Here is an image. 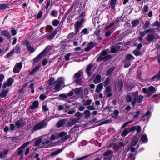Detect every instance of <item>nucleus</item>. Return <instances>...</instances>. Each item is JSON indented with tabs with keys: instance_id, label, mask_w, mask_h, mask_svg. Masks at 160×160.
<instances>
[{
	"instance_id": "obj_19",
	"label": "nucleus",
	"mask_w": 160,
	"mask_h": 160,
	"mask_svg": "<svg viewBox=\"0 0 160 160\" xmlns=\"http://www.w3.org/2000/svg\"><path fill=\"white\" fill-rule=\"evenodd\" d=\"M75 93L76 95H82L83 93L82 87L76 88L73 90Z\"/></svg>"
},
{
	"instance_id": "obj_46",
	"label": "nucleus",
	"mask_w": 160,
	"mask_h": 160,
	"mask_svg": "<svg viewBox=\"0 0 160 160\" xmlns=\"http://www.w3.org/2000/svg\"><path fill=\"white\" fill-rule=\"evenodd\" d=\"M134 113L135 114L133 116L134 119L138 118L139 115L141 114V111L138 110H137V111Z\"/></svg>"
},
{
	"instance_id": "obj_32",
	"label": "nucleus",
	"mask_w": 160,
	"mask_h": 160,
	"mask_svg": "<svg viewBox=\"0 0 160 160\" xmlns=\"http://www.w3.org/2000/svg\"><path fill=\"white\" fill-rule=\"evenodd\" d=\"M58 32L57 31L55 30L53 32L48 35L47 37V38L48 40L52 39L56 35Z\"/></svg>"
},
{
	"instance_id": "obj_33",
	"label": "nucleus",
	"mask_w": 160,
	"mask_h": 160,
	"mask_svg": "<svg viewBox=\"0 0 160 160\" xmlns=\"http://www.w3.org/2000/svg\"><path fill=\"white\" fill-rule=\"evenodd\" d=\"M112 153L113 152L111 150H108L103 153V156L104 157L111 156Z\"/></svg>"
},
{
	"instance_id": "obj_37",
	"label": "nucleus",
	"mask_w": 160,
	"mask_h": 160,
	"mask_svg": "<svg viewBox=\"0 0 160 160\" xmlns=\"http://www.w3.org/2000/svg\"><path fill=\"white\" fill-rule=\"evenodd\" d=\"M15 52L14 49L11 50L5 55L4 57L5 58H8L10 57L13 56V53Z\"/></svg>"
},
{
	"instance_id": "obj_34",
	"label": "nucleus",
	"mask_w": 160,
	"mask_h": 160,
	"mask_svg": "<svg viewBox=\"0 0 160 160\" xmlns=\"http://www.w3.org/2000/svg\"><path fill=\"white\" fill-rule=\"evenodd\" d=\"M21 49L20 46L18 44L16 46L14 50L17 54H19L20 53Z\"/></svg>"
},
{
	"instance_id": "obj_16",
	"label": "nucleus",
	"mask_w": 160,
	"mask_h": 160,
	"mask_svg": "<svg viewBox=\"0 0 160 160\" xmlns=\"http://www.w3.org/2000/svg\"><path fill=\"white\" fill-rule=\"evenodd\" d=\"M139 138L136 136L133 137L132 139V146H135L137 143Z\"/></svg>"
},
{
	"instance_id": "obj_13",
	"label": "nucleus",
	"mask_w": 160,
	"mask_h": 160,
	"mask_svg": "<svg viewBox=\"0 0 160 160\" xmlns=\"http://www.w3.org/2000/svg\"><path fill=\"white\" fill-rule=\"evenodd\" d=\"M120 47L118 45H113L110 48L111 52L114 53L118 52L120 50Z\"/></svg>"
},
{
	"instance_id": "obj_42",
	"label": "nucleus",
	"mask_w": 160,
	"mask_h": 160,
	"mask_svg": "<svg viewBox=\"0 0 160 160\" xmlns=\"http://www.w3.org/2000/svg\"><path fill=\"white\" fill-rule=\"evenodd\" d=\"M83 113L86 119H88L89 118L90 115V112L89 111L86 110L84 111Z\"/></svg>"
},
{
	"instance_id": "obj_64",
	"label": "nucleus",
	"mask_w": 160,
	"mask_h": 160,
	"mask_svg": "<svg viewBox=\"0 0 160 160\" xmlns=\"http://www.w3.org/2000/svg\"><path fill=\"white\" fill-rule=\"evenodd\" d=\"M42 15V11H40L38 14L36 18L37 19H39L41 18Z\"/></svg>"
},
{
	"instance_id": "obj_20",
	"label": "nucleus",
	"mask_w": 160,
	"mask_h": 160,
	"mask_svg": "<svg viewBox=\"0 0 160 160\" xmlns=\"http://www.w3.org/2000/svg\"><path fill=\"white\" fill-rule=\"evenodd\" d=\"M83 72L82 70H79L78 72L76 73L73 76L75 79H78L80 78L83 74Z\"/></svg>"
},
{
	"instance_id": "obj_26",
	"label": "nucleus",
	"mask_w": 160,
	"mask_h": 160,
	"mask_svg": "<svg viewBox=\"0 0 160 160\" xmlns=\"http://www.w3.org/2000/svg\"><path fill=\"white\" fill-rule=\"evenodd\" d=\"M82 116L83 114L82 113L78 112L75 115V116L77 118H73V119H76V122H77L78 120L81 119V117Z\"/></svg>"
},
{
	"instance_id": "obj_6",
	"label": "nucleus",
	"mask_w": 160,
	"mask_h": 160,
	"mask_svg": "<svg viewBox=\"0 0 160 160\" xmlns=\"http://www.w3.org/2000/svg\"><path fill=\"white\" fill-rule=\"evenodd\" d=\"M34 139L31 141H29L26 142L23 144L21 146L19 147L18 148V151L17 154L18 155H21V154H22L23 152V150H21V149H24V148L26 147L29 144L32 143V141Z\"/></svg>"
},
{
	"instance_id": "obj_2",
	"label": "nucleus",
	"mask_w": 160,
	"mask_h": 160,
	"mask_svg": "<svg viewBox=\"0 0 160 160\" xmlns=\"http://www.w3.org/2000/svg\"><path fill=\"white\" fill-rule=\"evenodd\" d=\"M47 125V123L45 122L44 120L39 122L34 126L32 131L33 132L42 129L46 127Z\"/></svg>"
},
{
	"instance_id": "obj_24",
	"label": "nucleus",
	"mask_w": 160,
	"mask_h": 160,
	"mask_svg": "<svg viewBox=\"0 0 160 160\" xmlns=\"http://www.w3.org/2000/svg\"><path fill=\"white\" fill-rule=\"evenodd\" d=\"M44 55L42 52L33 59V62L36 63Z\"/></svg>"
},
{
	"instance_id": "obj_57",
	"label": "nucleus",
	"mask_w": 160,
	"mask_h": 160,
	"mask_svg": "<svg viewBox=\"0 0 160 160\" xmlns=\"http://www.w3.org/2000/svg\"><path fill=\"white\" fill-rule=\"evenodd\" d=\"M112 122V120L110 119L106 120L104 121L101 122L100 124H98V126H100L102 125L103 124L106 123H110Z\"/></svg>"
},
{
	"instance_id": "obj_11",
	"label": "nucleus",
	"mask_w": 160,
	"mask_h": 160,
	"mask_svg": "<svg viewBox=\"0 0 160 160\" xmlns=\"http://www.w3.org/2000/svg\"><path fill=\"white\" fill-rule=\"evenodd\" d=\"M68 121L67 118L62 119L59 121L57 123V126L58 127L60 128L64 125L67 121Z\"/></svg>"
},
{
	"instance_id": "obj_52",
	"label": "nucleus",
	"mask_w": 160,
	"mask_h": 160,
	"mask_svg": "<svg viewBox=\"0 0 160 160\" xmlns=\"http://www.w3.org/2000/svg\"><path fill=\"white\" fill-rule=\"evenodd\" d=\"M139 21L138 20L136 19L133 20L132 22V24L133 27H135L137 26L139 23Z\"/></svg>"
},
{
	"instance_id": "obj_7",
	"label": "nucleus",
	"mask_w": 160,
	"mask_h": 160,
	"mask_svg": "<svg viewBox=\"0 0 160 160\" xmlns=\"http://www.w3.org/2000/svg\"><path fill=\"white\" fill-rule=\"evenodd\" d=\"M22 43L23 45H25L27 46V49L29 51L32 52L35 51L34 48L31 47L30 43L28 40H23L22 41Z\"/></svg>"
},
{
	"instance_id": "obj_58",
	"label": "nucleus",
	"mask_w": 160,
	"mask_h": 160,
	"mask_svg": "<svg viewBox=\"0 0 160 160\" xmlns=\"http://www.w3.org/2000/svg\"><path fill=\"white\" fill-rule=\"evenodd\" d=\"M120 148V147L119 146V145H117L116 144H115L114 145L113 148L114 150L116 152H117L118 151H119V148Z\"/></svg>"
},
{
	"instance_id": "obj_25",
	"label": "nucleus",
	"mask_w": 160,
	"mask_h": 160,
	"mask_svg": "<svg viewBox=\"0 0 160 160\" xmlns=\"http://www.w3.org/2000/svg\"><path fill=\"white\" fill-rule=\"evenodd\" d=\"M39 104V102L38 101L35 100L34 101L32 104V105L30 106V108L31 109H34L38 108Z\"/></svg>"
},
{
	"instance_id": "obj_40",
	"label": "nucleus",
	"mask_w": 160,
	"mask_h": 160,
	"mask_svg": "<svg viewBox=\"0 0 160 160\" xmlns=\"http://www.w3.org/2000/svg\"><path fill=\"white\" fill-rule=\"evenodd\" d=\"M89 33V30L87 28H85L82 29L81 32V36H82L83 35L88 34Z\"/></svg>"
},
{
	"instance_id": "obj_39",
	"label": "nucleus",
	"mask_w": 160,
	"mask_h": 160,
	"mask_svg": "<svg viewBox=\"0 0 160 160\" xmlns=\"http://www.w3.org/2000/svg\"><path fill=\"white\" fill-rule=\"evenodd\" d=\"M143 28L144 29H146L149 27V25L150 24V21L149 20H147L145 22L144 24L143 23Z\"/></svg>"
},
{
	"instance_id": "obj_48",
	"label": "nucleus",
	"mask_w": 160,
	"mask_h": 160,
	"mask_svg": "<svg viewBox=\"0 0 160 160\" xmlns=\"http://www.w3.org/2000/svg\"><path fill=\"white\" fill-rule=\"evenodd\" d=\"M8 6L5 3L0 4V10L1 9H5L6 8H8Z\"/></svg>"
},
{
	"instance_id": "obj_30",
	"label": "nucleus",
	"mask_w": 160,
	"mask_h": 160,
	"mask_svg": "<svg viewBox=\"0 0 160 160\" xmlns=\"http://www.w3.org/2000/svg\"><path fill=\"white\" fill-rule=\"evenodd\" d=\"M103 88V84L101 83L98 85L95 90V92L97 93H99Z\"/></svg>"
},
{
	"instance_id": "obj_61",
	"label": "nucleus",
	"mask_w": 160,
	"mask_h": 160,
	"mask_svg": "<svg viewBox=\"0 0 160 160\" xmlns=\"http://www.w3.org/2000/svg\"><path fill=\"white\" fill-rule=\"evenodd\" d=\"M79 126L76 125L74 126L72 129H70L69 131V132H76L77 131V129H75V128H78Z\"/></svg>"
},
{
	"instance_id": "obj_55",
	"label": "nucleus",
	"mask_w": 160,
	"mask_h": 160,
	"mask_svg": "<svg viewBox=\"0 0 160 160\" xmlns=\"http://www.w3.org/2000/svg\"><path fill=\"white\" fill-rule=\"evenodd\" d=\"M59 22L57 19H54L52 21V25L54 26H57L59 24Z\"/></svg>"
},
{
	"instance_id": "obj_44",
	"label": "nucleus",
	"mask_w": 160,
	"mask_h": 160,
	"mask_svg": "<svg viewBox=\"0 0 160 160\" xmlns=\"http://www.w3.org/2000/svg\"><path fill=\"white\" fill-rule=\"evenodd\" d=\"M141 140L143 142H146L148 141V137L146 134H144L142 136Z\"/></svg>"
},
{
	"instance_id": "obj_54",
	"label": "nucleus",
	"mask_w": 160,
	"mask_h": 160,
	"mask_svg": "<svg viewBox=\"0 0 160 160\" xmlns=\"http://www.w3.org/2000/svg\"><path fill=\"white\" fill-rule=\"evenodd\" d=\"M54 78L53 77H51L48 81V84L49 85H52L54 83Z\"/></svg>"
},
{
	"instance_id": "obj_31",
	"label": "nucleus",
	"mask_w": 160,
	"mask_h": 160,
	"mask_svg": "<svg viewBox=\"0 0 160 160\" xmlns=\"http://www.w3.org/2000/svg\"><path fill=\"white\" fill-rule=\"evenodd\" d=\"M84 19L82 18L80 21H78L76 22L75 27H78L81 28V26L83 23Z\"/></svg>"
},
{
	"instance_id": "obj_15",
	"label": "nucleus",
	"mask_w": 160,
	"mask_h": 160,
	"mask_svg": "<svg viewBox=\"0 0 160 160\" xmlns=\"http://www.w3.org/2000/svg\"><path fill=\"white\" fill-rule=\"evenodd\" d=\"M54 47L53 46L48 45L47 46L46 48L42 52L43 54L44 55L48 53L50 51L53 50Z\"/></svg>"
},
{
	"instance_id": "obj_35",
	"label": "nucleus",
	"mask_w": 160,
	"mask_h": 160,
	"mask_svg": "<svg viewBox=\"0 0 160 160\" xmlns=\"http://www.w3.org/2000/svg\"><path fill=\"white\" fill-rule=\"evenodd\" d=\"M155 39V36L152 34L148 35L147 36V40L149 42H151Z\"/></svg>"
},
{
	"instance_id": "obj_41",
	"label": "nucleus",
	"mask_w": 160,
	"mask_h": 160,
	"mask_svg": "<svg viewBox=\"0 0 160 160\" xmlns=\"http://www.w3.org/2000/svg\"><path fill=\"white\" fill-rule=\"evenodd\" d=\"M119 113V111L118 110H114L113 113L112 114L111 116L114 118H117L118 117V115Z\"/></svg>"
},
{
	"instance_id": "obj_56",
	"label": "nucleus",
	"mask_w": 160,
	"mask_h": 160,
	"mask_svg": "<svg viewBox=\"0 0 160 160\" xmlns=\"http://www.w3.org/2000/svg\"><path fill=\"white\" fill-rule=\"evenodd\" d=\"M13 80L12 78H9L7 80V83L8 85V86H11L12 84Z\"/></svg>"
},
{
	"instance_id": "obj_29",
	"label": "nucleus",
	"mask_w": 160,
	"mask_h": 160,
	"mask_svg": "<svg viewBox=\"0 0 160 160\" xmlns=\"http://www.w3.org/2000/svg\"><path fill=\"white\" fill-rule=\"evenodd\" d=\"M124 67L125 68H128L131 65V62L123 59Z\"/></svg>"
},
{
	"instance_id": "obj_12",
	"label": "nucleus",
	"mask_w": 160,
	"mask_h": 160,
	"mask_svg": "<svg viewBox=\"0 0 160 160\" xmlns=\"http://www.w3.org/2000/svg\"><path fill=\"white\" fill-rule=\"evenodd\" d=\"M123 86V82L122 79H121L118 82L117 87L118 88V91L120 92L122 91Z\"/></svg>"
},
{
	"instance_id": "obj_36",
	"label": "nucleus",
	"mask_w": 160,
	"mask_h": 160,
	"mask_svg": "<svg viewBox=\"0 0 160 160\" xmlns=\"http://www.w3.org/2000/svg\"><path fill=\"white\" fill-rule=\"evenodd\" d=\"M62 83V81H58L57 83L56 84V85H55V88H54V89L56 90H58L61 87V84Z\"/></svg>"
},
{
	"instance_id": "obj_14",
	"label": "nucleus",
	"mask_w": 160,
	"mask_h": 160,
	"mask_svg": "<svg viewBox=\"0 0 160 160\" xmlns=\"http://www.w3.org/2000/svg\"><path fill=\"white\" fill-rule=\"evenodd\" d=\"M105 92L106 93L108 94L107 95V98H110L112 96V94L111 92V86H108L105 88Z\"/></svg>"
},
{
	"instance_id": "obj_22",
	"label": "nucleus",
	"mask_w": 160,
	"mask_h": 160,
	"mask_svg": "<svg viewBox=\"0 0 160 160\" xmlns=\"http://www.w3.org/2000/svg\"><path fill=\"white\" fill-rule=\"evenodd\" d=\"M101 75L99 74H97L96 76L95 79L93 80V82L95 84L99 83L101 82Z\"/></svg>"
},
{
	"instance_id": "obj_43",
	"label": "nucleus",
	"mask_w": 160,
	"mask_h": 160,
	"mask_svg": "<svg viewBox=\"0 0 160 160\" xmlns=\"http://www.w3.org/2000/svg\"><path fill=\"white\" fill-rule=\"evenodd\" d=\"M133 54L136 56H142V54L140 52L139 50L135 49L133 51Z\"/></svg>"
},
{
	"instance_id": "obj_5",
	"label": "nucleus",
	"mask_w": 160,
	"mask_h": 160,
	"mask_svg": "<svg viewBox=\"0 0 160 160\" xmlns=\"http://www.w3.org/2000/svg\"><path fill=\"white\" fill-rule=\"evenodd\" d=\"M26 124V121L23 118H20L19 120L17 121L15 125L17 129L23 127Z\"/></svg>"
},
{
	"instance_id": "obj_21",
	"label": "nucleus",
	"mask_w": 160,
	"mask_h": 160,
	"mask_svg": "<svg viewBox=\"0 0 160 160\" xmlns=\"http://www.w3.org/2000/svg\"><path fill=\"white\" fill-rule=\"evenodd\" d=\"M1 34L6 37L8 39H9L11 38V36L9 32L6 30H3L1 32Z\"/></svg>"
},
{
	"instance_id": "obj_50",
	"label": "nucleus",
	"mask_w": 160,
	"mask_h": 160,
	"mask_svg": "<svg viewBox=\"0 0 160 160\" xmlns=\"http://www.w3.org/2000/svg\"><path fill=\"white\" fill-rule=\"evenodd\" d=\"M62 151L61 149H58L57 150L55 151L52 152L51 154V156H54L58 154L59 153Z\"/></svg>"
},
{
	"instance_id": "obj_1",
	"label": "nucleus",
	"mask_w": 160,
	"mask_h": 160,
	"mask_svg": "<svg viewBox=\"0 0 160 160\" xmlns=\"http://www.w3.org/2000/svg\"><path fill=\"white\" fill-rule=\"evenodd\" d=\"M108 52L107 49L102 50L97 59V61H107L112 58L110 54H107Z\"/></svg>"
},
{
	"instance_id": "obj_10",
	"label": "nucleus",
	"mask_w": 160,
	"mask_h": 160,
	"mask_svg": "<svg viewBox=\"0 0 160 160\" xmlns=\"http://www.w3.org/2000/svg\"><path fill=\"white\" fill-rule=\"evenodd\" d=\"M93 65L92 64H90L88 65L86 69L85 72L86 73L88 74V77H90L92 73L91 72V70L92 68L93 67Z\"/></svg>"
},
{
	"instance_id": "obj_27",
	"label": "nucleus",
	"mask_w": 160,
	"mask_h": 160,
	"mask_svg": "<svg viewBox=\"0 0 160 160\" xmlns=\"http://www.w3.org/2000/svg\"><path fill=\"white\" fill-rule=\"evenodd\" d=\"M76 120V119H73V118L71 119V121L69 122H68L66 124V126L68 127L73 125L77 122Z\"/></svg>"
},
{
	"instance_id": "obj_47",
	"label": "nucleus",
	"mask_w": 160,
	"mask_h": 160,
	"mask_svg": "<svg viewBox=\"0 0 160 160\" xmlns=\"http://www.w3.org/2000/svg\"><path fill=\"white\" fill-rule=\"evenodd\" d=\"M42 139L41 138H40L37 139L34 142V146L36 147L38 146L39 144L41 143Z\"/></svg>"
},
{
	"instance_id": "obj_18",
	"label": "nucleus",
	"mask_w": 160,
	"mask_h": 160,
	"mask_svg": "<svg viewBox=\"0 0 160 160\" xmlns=\"http://www.w3.org/2000/svg\"><path fill=\"white\" fill-rule=\"evenodd\" d=\"M8 152V149H5L3 151L0 152V159H4L5 158Z\"/></svg>"
},
{
	"instance_id": "obj_28",
	"label": "nucleus",
	"mask_w": 160,
	"mask_h": 160,
	"mask_svg": "<svg viewBox=\"0 0 160 160\" xmlns=\"http://www.w3.org/2000/svg\"><path fill=\"white\" fill-rule=\"evenodd\" d=\"M135 58L131 54H127L125 57V59L131 61L134 59Z\"/></svg>"
},
{
	"instance_id": "obj_63",
	"label": "nucleus",
	"mask_w": 160,
	"mask_h": 160,
	"mask_svg": "<svg viewBox=\"0 0 160 160\" xmlns=\"http://www.w3.org/2000/svg\"><path fill=\"white\" fill-rule=\"evenodd\" d=\"M20 69L17 67L15 66L13 69V72L15 73H17L19 72Z\"/></svg>"
},
{
	"instance_id": "obj_23",
	"label": "nucleus",
	"mask_w": 160,
	"mask_h": 160,
	"mask_svg": "<svg viewBox=\"0 0 160 160\" xmlns=\"http://www.w3.org/2000/svg\"><path fill=\"white\" fill-rule=\"evenodd\" d=\"M151 80L152 81H154L155 80H156L157 81L160 80V70L156 75L152 77Z\"/></svg>"
},
{
	"instance_id": "obj_8",
	"label": "nucleus",
	"mask_w": 160,
	"mask_h": 160,
	"mask_svg": "<svg viewBox=\"0 0 160 160\" xmlns=\"http://www.w3.org/2000/svg\"><path fill=\"white\" fill-rule=\"evenodd\" d=\"M156 90L155 88L152 86H151L148 88V93L147 96L148 97H150L155 92Z\"/></svg>"
},
{
	"instance_id": "obj_4",
	"label": "nucleus",
	"mask_w": 160,
	"mask_h": 160,
	"mask_svg": "<svg viewBox=\"0 0 160 160\" xmlns=\"http://www.w3.org/2000/svg\"><path fill=\"white\" fill-rule=\"evenodd\" d=\"M138 91H136L134 92H131L130 93L132 94L134 98H136V100L137 101V103H139L141 102L144 98L143 95H138Z\"/></svg>"
},
{
	"instance_id": "obj_49",
	"label": "nucleus",
	"mask_w": 160,
	"mask_h": 160,
	"mask_svg": "<svg viewBox=\"0 0 160 160\" xmlns=\"http://www.w3.org/2000/svg\"><path fill=\"white\" fill-rule=\"evenodd\" d=\"M125 98L126 102H131L132 100V97L129 95H127L125 96Z\"/></svg>"
},
{
	"instance_id": "obj_38",
	"label": "nucleus",
	"mask_w": 160,
	"mask_h": 160,
	"mask_svg": "<svg viewBox=\"0 0 160 160\" xmlns=\"http://www.w3.org/2000/svg\"><path fill=\"white\" fill-rule=\"evenodd\" d=\"M129 132H130L128 128H125L121 134V136L123 137H125L126 136Z\"/></svg>"
},
{
	"instance_id": "obj_51",
	"label": "nucleus",
	"mask_w": 160,
	"mask_h": 160,
	"mask_svg": "<svg viewBox=\"0 0 160 160\" xmlns=\"http://www.w3.org/2000/svg\"><path fill=\"white\" fill-rule=\"evenodd\" d=\"M110 82V79L109 77L106 78L105 81L103 82V86L104 87L107 86L109 83Z\"/></svg>"
},
{
	"instance_id": "obj_17",
	"label": "nucleus",
	"mask_w": 160,
	"mask_h": 160,
	"mask_svg": "<svg viewBox=\"0 0 160 160\" xmlns=\"http://www.w3.org/2000/svg\"><path fill=\"white\" fill-rule=\"evenodd\" d=\"M9 91L8 89L2 90L0 93V98H5L7 95Z\"/></svg>"
},
{
	"instance_id": "obj_60",
	"label": "nucleus",
	"mask_w": 160,
	"mask_h": 160,
	"mask_svg": "<svg viewBox=\"0 0 160 160\" xmlns=\"http://www.w3.org/2000/svg\"><path fill=\"white\" fill-rule=\"evenodd\" d=\"M76 35L74 32L70 33L68 35V38H72L76 36Z\"/></svg>"
},
{
	"instance_id": "obj_3",
	"label": "nucleus",
	"mask_w": 160,
	"mask_h": 160,
	"mask_svg": "<svg viewBox=\"0 0 160 160\" xmlns=\"http://www.w3.org/2000/svg\"><path fill=\"white\" fill-rule=\"evenodd\" d=\"M117 0H110L108 6L107 5L106 6L105 9H108L110 8H111V10L113 11L116 8V5Z\"/></svg>"
},
{
	"instance_id": "obj_53",
	"label": "nucleus",
	"mask_w": 160,
	"mask_h": 160,
	"mask_svg": "<svg viewBox=\"0 0 160 160\" xmlns=\"http://www.w3.org/2000/svg\"><path fill=\"white\" fill-rule=\"evenodd\" d=\"M74 82L78 84L81 85L82 83V78L76 79Z\"/></svg>"
},
{
	"instance_id": "obj_45",
	"label": "nucleus",
	"mask_w": 160,
	"mask_h": 160,
	"mask_svg": "<svg viewBox=\"0 0 160 160\" xmlns=\"http://www.w3.org/2000/svg\"><path fill=\"white\" fill-rule=\"evenodd\" d=\"M115 69V68L114 67H112L109 69L107 72L106 75L109 76L110 75L111 72L113 71Z\"/></svg>"
},
{
	"instance_id": "obj_62",
	"label": "nucleus",
	"mask_w": 160,
	"mask_h": 160,
	"mask_svg": "<svg viewBox=\"0 0 160 160\" xmlns=\"http://www.w3.org/2000/svg\"><path fill=\"white\" fill-rule=\"evenodd\" d=\"M29 88L31 90V92L32 93H33L34 92V83H31L30 86Z\"/></svg>"
},
{
	"instance_id": "obj_59",
	"label": "nucleus",
	"mask_w": 160,
	"mask_h": 160,
	"mask_svg": "<svg viewBox=\"0 0 160 160\" xmlns=\"http://www.w3.org/2000/svg\"><path fill=\"white\" fill-rule=\"evenodd\" d=\"M92 102V101L91 99H88L87 100H86L85 102L83 104L84 106L89 105L91 104Z\"/></svg>"
},
{
	"instance_id": "obj_9",
	"label": "nucleus",
	"mask_w": 160,
	"mask_h": 160,
	"mask_svg": "<svg viewBox=\"0 0 160 160\" xmlns=\"http://www.w3.org/2000/svg\"><path fill=\"white\" fill-rule=\"evenodd\" d=\"M96 45V43H94L92 41H91L88 43L87 45V47L84 49V51L88 52L92 49Z\"/></svg>"
}]
</instances>
